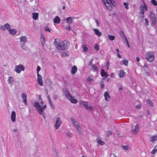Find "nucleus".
Listing matches in <instances>:
<instances>
[{
    "label": "nucleus",
    "instance_id": "nucleus-1",
    "mask_svg": "<svg viewBox=\"0 0 157 157\" xmlns=\"http://www.w3.org/2000/svg\"><path fill=\"white\" fill-rule=\"evenodd\" d=\"M54 43L56 48L60 50L67 49L69 45V43L67 40H65L60 43L59 40L57 38L55 39Z\"/></svg>",
    "mask_w": 157,
    "mask_h": 157
},
{
    "label": "nucleus",
    "instance_id": "nucleus-2",
    "mask_svg": "<svg viewBox=\"0 0 157 157\" xmlns=\"http://www.w3.org/2000/svg\"><path fill=\"white\" fill-rule=\"evenodd\" d=\"M34 106L40 115H44L43 111L46 109L47 107L46 104L44 105L43 107H42L39 102H36L34 104Z\"/></svg>",
    "mask_w": 157,
    "mask_h": 157
},
{
    "label": "nucleus",
    "instance_id": "nucleus-3",
    "mask_svg": "<svg viewBox=\"0 0 157 157\" xmlns=\"http://www.w3.org/2000/svg\"><path fill=\"white\" fill-rule=\"evenodd\" d=\"M70 120L74 126L77 129L78 132L80 133L81 131V128L77 122L73 118H71Z\"/></svg>",
    "mask_w": 157,
    "mask_h": 157
},
{
    "label": "nucleus",
    "instance_id": "nucleus-4",
    "mask_svg": "<svg viewBox=\"0 0 157 157\" xmlns=\"http://www.w3.org/2000/svg\"><path fill=\"white\" fill-rule=\"evenodd\" d=\"M102 2L106 8L109 10H112L111 4L113 5L112 0H102Z\"/></svg>",
    "mask_w": 157,
    "mask_h": 157
},
{
    "label": "nucleus",
    "instance_id": "nucleus-5",
    "mask_svg": "<svg viewBox=\"0 0 157 157\" xmlns=\"http://www.w3.org/2000/svg\"><path fill=\"white\" fill-rule=\"evenodd\" d=\"M25 68L22 65H20L15 66L14 71L17 73H20L21 71H24Z\"/></svg>",
    "mask_w": 157,
    "mask_h": 157
},
{
    "label": "nucleus",
    "instance_id": "nucleus-6",
    "mask_svg": "<svg viewBox=\"0 0 157 157\" xmlns=\"http://www.w3.org/2000/svg\"><path fill=\"white\" fill-rule=\"evenodd\" d=\"M80 104L83 105L86 109L90 110V111L93 110V107L91 106H88V103L87 102L81 101L80 102Z\"/></svg>",
    "mask_w": 157,
    "mask_h": 157
},
{
    "label": "nucleus",
    "instance_id": "nucleus-7",
    "mask_svg": "<svg viewBox=\"0 0 157 157\" xmlns=\"http://www.w3.org/2000/svg\"><path fill=\"white\" fill-rule=\"evenodd\" d=\"M139 13L141 14H144V11L147 10V6L146 4L144 3L143 5H141L140 7Z\"/></svg>",
    "mask_w": 157,
    "mask_h": 157
},
{
    "label": "nucleus",
    "instance_id": "nucleus-8",
    "mask_svg": "<svg viewBox=\"0 0 157 157\" xmlns=\"http://www.w3.org/2000/svg\"><path fill=\"white\" fill-rule=\"evenodd\" d=\"M62 122V121L60 118L59 117L57 118L56 119V123L54 125L55 128L56 129H58L60 127Z\"/></svg>",
    "mask_w": 157,
    "mask_h": 157
},
{
    "label": "nucleus",
    "instance_id": "nucleus-9",
    "mask_svg": "<svg viewBox=\"0 0 157 157\" xmlns=\"http://www.w3.org/2000/svg\"><path fill=\"white\" fill-rule=\"evenodd\" d=\"M147 59L150 62H152L154 59V56L152 53H149L146 55Z\"/></svg>",
    "mask_w": 157,
    "mask_h": 157
},
{
    "label": "nucleus",
    "instance_id": "nucleus-10",
    "mask_svg": "<svg viewBox=\"0 0 157 157\" xmlns=\"http://www.w3.org/2000/svg\"><path fill=\"white\" fill-rule=\"evenodd\" d=\"M19 39L20 43H26L27 41V38L25 36H20Z\"/></svg>",
    "mask_w": 157,
    "mask_h": 157
},
{
    "label": "nucleus",
    "instance_id": "nucleus-11",
    "mask_svg": "<svg viewBox=\"0 0 157 157\" xmlns=\"http://www.w3.org/2000/svg\"><path fill=\"white\" fill-rule=\"evenodd\" d=\"M10 27V25L8 23H6L3 25H2L0 27V29L3 31L9 29Z\"/></svg>",
    "mask_w": 157,
    "mask_h": 157
},
{
    "label": "nucleus",
    "instance_id": "nucleus-12",
    "mask_svg": "<svg viewBox=\"0 0 157 157\" xmlns=\"http://www.w3.org/2000/svg\"><path fill=\"white\" fill-rule=\"evenodd\" d=\"M37 81L39 84L41 86H43V81L42 80V78L41 75L39 74H38L37 75Z\"/></svg>",
    "mask_w": 157,
    "mask_h": 157
},
{
    "label": "nucleus",
    "instance_id": "nucleus-13",
    "mask_svg": "<svg viewBox=\"0 0 157 157\" xmlns=\"http://www.w3.org/2000/svg\"><path fill=\"white\" fill-rule=\"evenodd\" d=\"M104 97L105 100L107 101H109L110 99V96L107 91H106L104 94Z\"/></svg>",
    "mask_w": 157,
    "mask_h": 157
},
{
    "label": "nucleus",
    "instance_id": "nucleus-14",
    "mask_svg": "<svg viewBox=\"0 0 157 157\" xmlns=\"http://www.w3.org/2000/svg\"><path fill=\"white\" fill-rule=\"evenodd\" d=\"M139 128V125H136L135 127V129L134 130H132V132L134 134H137L138 133Z\"/></svg>",
    "mask_w": 157,
    "mask_h": 157
},
{
    "label": "nucleus",
    "instance_id": "nucleus-15",
    "mask_svg": "<svg viewBox=\"0 0 157 157\" xmlns=\"http://www.w3.org/2000/svg\"><path fill=\"white\" fill-rule=\"evenodd\" d=\"M16 113L15 111H13L11 113V121L14 122L15 121V118H16Z\"/></svg>",
    "mask_w": 157,
    "mask_h": 157
},
{
    "label": "nucleus",
    "instance_id": "nucleus-16",
    "mask_svg": "<svg viewBox=\"0 0 157 157\" xmlns=\"http://www.w3.org/2000/svg\"><path fill=\"white\" fill-rule=\"evenodd\" d=\"M8 31L9 32L10 34L12 35H15L17 33V30L15 29H11L10 27L8 29Z\"/></svg>",
    "mask_w": 157,
    "mask_h": 157
},
{
    "label": "nucleus",
    "instance_id": "nucleus-17",
    "mask_svg": "<svg viewBox=\"0 0 157 157\" xmlns=\"http://www.w3.org/2000/svg\"><path fill=\"white\" fill-rule=\"evenodd\" d=\"M77 71V68L76 66H74L71 68V73L72 75L75 74Z\"/></svg>",
    "mask_w": 157,
    "mask_h": 157
},
{
    "label": "nucleus",
    "instance_id": "nucleus-18",
    "mask_svg": "<svg viewBox=\"0 0 157 157\" xmlns=\"http://www.w3.org/2000/svg\"><path fill=\"white\" fill-rule=\"evenodd\" d=\"M14 80L12 76H10L9 77L7 80L8 83L10 85H13Z\"/></svg>",
    "mask_w": 157,
    "mask_h": 157
},
{
    "label": "nucleus",
    "instance_id": "nucleus-19",
    "mask_svg": "<svg viewBox=\"0 0 157 157\" xmlns=\"http://www.w3.org/2000/svg\"><path fill=\"white\" fill-rule=\"evenodd\" d=\"M60 19L59 17L56 16L53 19V22L54 23L59 24L60 23Z\"/></svg>",
    "mask_w": 157,
    "mask_h": 157
},
{
    "label": "nucleus",
    "instance_id": "nucleus-20",
    "mask_svg": "<svg viewBox=\"0 0 157 157\" xmlns=\"http://www.w3.org/2000/svg\"><path fill=\"white\" fill-rule=\"evenodd\" d=\"M39 14L37 13H32V17L33 19L36 20L38 18Z\"/></svg>",
    "mask_w": 157,
    "mask_h": 157
},
{
    "label": "nucleus",
    "instance_id": "nucleus-21",
    "mask_svg": "<svg viewBox=\"0 0 157 157\" xmlns=\"http://www.w3.org/2000/svg\"><path fill=\"white\" fill-rule=\"evenodd\" d=\"M40 40L42 45V46H44L45 44V39L43 35H41L40 36Z\"/></svg>",
    "mask_w": 157,
    "mask_h": 157
},
{
    "label": "nucleus",
    "instance_id": "nucleus-22",
    "mask_svg": "<svg viewBox=\"0 0 157 157\" xmlns=\"http://www.w3.org/2000/svg\"><path fill=\"white\" fill-rule=\"evenodd\" d=\"M126 74V73L123 70H121L120 71L119 73V76L120 78H122L124 77Z\"/></svg>",
    "mask_w": 157,
    "mask_h": 157
},
{
    "label": "nucleus",
    "instance_id": "nucleus-23",
    "mask_svg": "<svg viewBox=\"0 0 157 157\" xmlns=\"http://www.w3.org/2000/svg\"><path fill=\"white\" fill-rule=\"evenodd\" d=\"M101 75L102 77L108 76V74L105 72L103 69H101Z\"/></svg>",
    "mask_w": 157,
    "mask_h": 157
},
{
    "label": "nucleus",
    "instance_id": "nucleus-24",
    "mask_svg": "<svg viewBox=\"0 0 157 157\" xmlns=\"http://www.w3.org/2000/svg\"><path fill=\"white\" fill-rule=\"evenodd\" d=\"M70 100L71 103L74 104H76L78 102V100L75 98H74L72 97H70V99H69Z\"/></svg>",
    "mask_w": 157,
    "mask_h": 157
},
{
    "label": "nucleus",
    "instance_id": "nucleus-25",
    "mask_svg": "<svg viewBox=\"0 0 157 157\" xmlns=\"http://www.w3.org/2000/svg\"><path fill=\"white\" fill-rule=\"evenodd\" d=\"M94 31L96 35L98 36H100L101 35V33L98 29H94Z\"/></svg>",
    "mask_w": 157,
    "mask_h": 157
},
{
    "label": "nucleus",
    "instance_id": "nucleus-26",
    "mask_svg": "<svg viewBox=\"0 0 157 157\" xmlns=\"http://www.w3.org/2000/svg\"><path fill=\"white\" fill-rule=\"evenodd\" d=\"M157 140V135L152 136L151 137L150 141L152 142H154Z\"/></svg>",
    "mask_w": 157,
    "mask_h": 157
},
{
    "label": "nucleus",
    "instance_id": "nucleus-27",
    "mask_svg": "<svg viewBox=\"0 0 157 157\" xmlns=\"http://www.w3.org/2000/svg\"><path fill=\"white\" fill-rule=\"evenodd\" d=\"M121 33H122V34L123 35V36H122V35L121 33V32L120 33V35H121V37L125 40V41L126 42H126L128 41V40L127 39V38L126 37L125 35H124V34L123 32H121Z\"/></svg>",
    "mask_w": 157,
    "mask_h": 157
},
{
    "label": "nucleus",
    "instance_id": "nucleus-28",
    "mask_svg": "<svg viewBox=\"0 0 157 157\" xmlns=\"http://www.w3.org/2000/svg\"><path fill=\"white\" fill-rule=\"evenodd\" d=\"M121 33H122V34L123 35V36H122V35L121 33V32L120 33V35H121V37L125 40V41L126 42H126L128 41V40L127 39V38L126 37L125 35H124V34L123 32H121Z\"/></svg>",
    "mask_w": 157,
    "mask_h": 157
},
{
    "label": "nucleus",
    "instance_id": "nucleus-29",
    "mask_svg": "<svg viewBox=\"0 0 157 157\" xmlns=\"http://www.w3.org/2000/svg\"><path fill=\"white\" fill-rule=\"evenodd\" d=\"M121 33H122V34L123 35V36H122V35L121 33V32L120 33V35H121V37L125 40V41L126 42H126L128 41V40L127 39V38L126 37L125 35H124V34L123 32H121Z\"/></svg>",
    "mask_w": 157,
    "mask_h": 157
},
{
    "label": "nucleus",
    "instance_id": "nucleus-30",
    "mask_svg": "<svg viewBox=\"0 0 157 157\" xmlns=\"http://www.w3.org/2000/svg\"><path fill=\"white\" fill-rule=\"evenodd\" d=\"M121 33H122V34L123 35V36H122V35L121 33V32L120 33V35H121V37L125 40V41L126 42H126L128 41V40L127 39V38L126 37L125 35H124V34L123 32H121Z\"/></svg>",
    "mask_w": 157,
    "mask_h": 157
},
{
    "label": "nucleus",
    "instance_id": "nucleus-31",
    "mask_svg": "<svg viewBox=\"0 0 157 157\" xmlns=\"http://www.w3.org/2000/svg\"><path fill=\"white\" fill-rule=\"evenodd\" d=\"M25 43H20V47L23 50H25L26 49V47L25 45Z\"/></svg>",
    "mask_w": 157,
    "mask_h": 157
},
{
    "label": "nucleus",
    "instance_id": "nucleus-32",
    "mask_svg": "<svg viewBox=\"0 0 157 157\" xmlns=\"http://www.w3.org/2000/svg\"><path fill=\"white\" fill-rule=\"evenodd\" d=\"M65 96L68 99H70V97H72L71 95L70 94L68 91H66L65 92Z\"/></svg>",
    "mask_w": 157,
    "mask_h": 157
},
{
    "label": "nucleus",
    "instance_id": "nucleus-33",
    "mask_svg": "<svg viewBox=\"0 0 157 157\" xmlns=\"http://www.w3.org/2000/svg\"><path fill=\"white\" fill-rule=\"evenodd\" d=\"M83 51L84 52H87L88 51V48L85 45H83L82 46Z\"/></svg>",
    "mask_w": 157,
    "mask_h": 157
},
{
    "label": "nucleus",
    "instance_id": "nucleus-34",
    "mask_svg": "<svg viewBox=\"0 0 157 157\" xmlns=\"http://www.w3.org/2000/svg\"><path fill=\"white\" fill-rule=\"evenodd\" d=\"M66 21L69 24H71L72 22V20L71 17H69L67 18Z\"/></svg>",
    "mask_w": 157,
    "mask_h": 157
},
{
    "label": "nucleus",
    "instance_id": "nucleus-35",
    "mask_svg": "<svg viewBox=\"0 0 157 157\" xmlns=\"http://www.w3.org/2000/svg\"><path fill=\"white\" fill-rule=\"evenodd\" d=\"M108 36L109 37V39L110 40H113L115 39V37L113 36H112L110 35H109Z\"/></svg>",
    "mask_w": 157,
    "mask_h": 157
},
{
    "label": "nucleus",
    "instance_id": "nucleus-36",
    "mask_svg": "<svg viewBox=\"0 0 157 157\" xmlns=\"http://www.w3.org/2000/svg\"><path fill=\"white\" fill-rule=\"evenodd\" d=\"M150 17L151 19L156 18L154 13L151 11V12L150 13Z\"/></svg>",
    "mask_w": 157,
    "mask_h": 157
},
{
    "label": "nucleus",
    "instance_id": "nucleus-37",
    "mask_svg": "<svg viewBox=\"0 0 157 157\" xmlns=\"http://www.w3.org/2000/svg\"><path fill=\"white\" fill-rule=\"evenodd\" d=\"M86 80L90 82H92L94 81V79L88 76L86 78Z\"/></svg>",
    "mask_w": 157,
    "mask_h": 157
},
{
    "label": "nucleus",
    "instance_id": "nucleus-38",
    "mask_svg": "<svg viewBox=\"0 0 157 157\" xmlns=\"http://www.w3.org/2000/svg\"><path fill=\"white\" fill-rule=\"evenodd\" d=\"M97 142H98V144L101 145H103L104 144V142L101 141V140L100 139H98V140Z\"/></svg>",
    "mask_w": 157,
    "mask_h": 157
},
{
    "label": "nucleus",
    "instance_id": "nucleus-39",
    "mask_svg": "<svg viewBox=\"0 0 157 157\" xmlns=\"http://www.w3.org/2000/svg\"><path fill=\"white\" fill-rule=\"evenodd\" d=\"M49 104L52 107V108L53 109H54L55 108V105L54 104L52 103V101L49 102Z\"/></svg>",
    "mask_w": 157,
    "mask_h": 157
},
{
    "label": "nucleus",
    "instance_id": "nucleus-40",
    "mask_svg": "<svg viewBox=\"0 0 157 157\" xmlns=\"http://www.w3.org/2000/svg\"><path fill=\"white\" fill-rule=\"evenodd\" d=\"M69 55V53L68 52H64L62 53V56H68Z\"/></svg>",
    "mask_w": 157,
    "mask_h": 157
},
{
    "label": "nucleus",
    "instance_id": "nucleus-41",
    "mask_svg": "<svg viewBox=\"0 0 157 157\" xmlns=\"http://www.w3.org/2000/svg\"><path fill=\"white\" fill-rule=\"evenodd\" d=\"M91 67H92V69L93 70H95L96 71H98V67H96V66H95L94 65H92Z\"/></svg>",
    "mask_w": 157,
    "mask_h": 157
},
{
    "label": "nucleus",
    "instance_id": "nucleus-42",
    "mask_svg": "<svg viewBox=\"0 0 157 157\" xmlns=\"http://www.w3.org/2000/svg\"><path fill=\"white\" fill-rule=\"evenodd\" d=\"M123 64L125 66H127L128 63V61L127 60L124 59L123 60Z\"/></svg>",
    "mask_w": 157,
    "mask_h": 157
},
{
    "label": "nucleus",
    "instance_id": "nucleus-43",
    "mask_svg": "<svg viewBox=\"0 0 157 157\" xmlns=\"http://www.w3.org/2000/svg\"><path fill=\"white\" fill-rule=\"evenodd\" d=\"M147 103L149 104L151 107H152L153 106V104L152 102L150 100H147Z\"/></svg>",
    "mask_w": 157,
    "mask_h": 157
},
{
    "label": "nucleus",
    "instance_id": "nucleus-44",
    "mask_svg": "<svg viewBox=\"0 0 157 157\" xmlns=\"http://www.w3.org/2000/svg\"><path fill=\"white\" fill-rule=\"evenodd\" d=\"M152 20V23L154 25H155L156 24V18L151 19Z\"/></svg>",
    "mask_w": 157,
    "mask_h": 157
},
{
    "label": "nucleus",
    "instance_id": "nucleus-45",
    "mask_svg": "<svg viewBox=\"0 0 157 157\" xmlns=\"http://www.w3.org/2000/svg\"><path fill=\"white\" fill-rule=\"evenodd\" d=\"M94 48L96 51H98L99 48V46L97 44H95Z\"/></svg>",
    "mask_w": 157,
    "mask_h": 157
},
{
    "label": "nucleus",
    "instance_id": "nucleus-46",
    "mask_svg": "<svg viewBox=\"0 0 157 157\" xmlns=\"http://www.w3.org/2000/svg\"><path fill=\"white\" fill-rule=\"evenodd\" d=\"M21 98L23 99H26L27 95H26L25 93H22L21 94Z\"/></svg>",
    "mask_w": 157,
    "mask_h": 157
},
{
    "label": "nucleus",
    "instance_id": "nucleus-47",
    "mask_svg": "<svg viewBox=\"0 0 157 157\" xmlns=\"http://www.w3.org/2000/svg\"><path fill=\"white\" fill-rule=\"evenodd\" d=\"M112 132L111 131H108L106 132V134L107 136H109L112 135Z\"/></svg>",
    "mask_w": 157,
    "mask_h": 157
},
{
    "label": "nucleus",
    "instance_id": "nucleus-48",
    "mask_svg": "<svg viewBox=\"0 0 157 157\" xmlns=\"http://www.w3.org/2000/svg\"><path fill=\"white\" fill-rule=\"evenodd\" d=\"M144 14H141V15L139 16V18L140 20V21L142 22L144 18Z\"/></svg>",
    "mask_w": 157,
    "mask_h": 157
},
{
    "label": "nucleus",
    "instance_id": "nucleus-49",
    "mask_svg": "<svg viewBox=\"0 0 157 157\" xmlns=\"http://www.w3.org/2000/svg\"><path fill=\"white\" fill-rule=\"evenodd\" d=\"M151 2L154 5L156 6L157 5V3L155 0H151Z\"/></svg>",
    "mask_w": 157,
    "mask_h": 157
},
{
    "label": "nucleus",
    "instance_id": "nucleus-50",
    "mask_svg": "<svg viewBox=\"0 0 157 157\" xmlns=\"http://www.w3.org/2000/svg\"><path fill=\"white\" fill-rule=\"evenodd\" d=\"M124 6H125V8L126 9H128V3L126 2H124Z\"/></svg>",
    "mask_w": 157,
    "mask_h": 157
},
{
    "label": "nucleus",
    "instance_id": "nucleus-51",
    "mask_svg": "<svg viewBox=\"0 0 157 157\" xmlns=\"http://www.w3.org/2000/svg\"><path fill=\"white\" fill-rule=\"evenodd\" d=\"M67 135L69 137H72L73 136L72 134L70 132H67Z\"/></svg>",
    "mask_w": 157,
    "mask_h": 157
},
{
    "label": "nucleus",
    "instance_id": "nucleus-52",
    "mask_svg": "<svg viewBox=\"0 0 157 157\" xmlns=\"http://www.w3.org/2000/svg\"><path fill=\"white\" fill-rule=\"evenodd\" d=\"M157 152V151L156 149H155L154 148L153 150L151 152V153L152 154H154L155 153Z\"/></svg>",
    "mask_w": 157,
    "mask_h": 157
},
{
    "label": "nucleus",
    "instance_id": "nucleus-53",
    "mask_svg": "<svg viewBox=\"0 0 157 157\" xmlns=\"http://www.w3.org/2000/svg\"><path fill=\"white\" fill-rule=\"evenodd\" d=\"M122 148L124 150H127L128 148L127 146H122Z\"/></svg>",
    "mask_w": 157,
    "mask_h": 157
},
{
    "label": "nucleus",
    "instance_id": "nucleus-54",
    "mask_svg": "<svg viewBox=\"0 0 157 157\" xmlns=\"http://www.w3.org/2000/svg\"><path fill=\"white\" fill-rule=\"evenodd\" d=\"M104 83L102 81L101 82V87L102 88H103L104 87Z\"/></svg>",
    "mask_w": 157,
    "mask_h": 157
},
{
    "label": "nucleus",
    "instance_id": "nucleus-55",
    "mask_svg": "<svg viewBox=\"0 0 157 157\" xmlns=\"http://www.w3.org/2000/svg\"><path fill=\"white\" fill-rule=\"evenodd\" d=\"M40 67L39 66H38L37 68V75L38 74H39V72L40 71Z\"/></svg>",
    "mask_w": 157,
    "mask_h": 157
},
{
    "label": "nucleus",
    "instance_id": "nucleus-56",
    "mask_svg": "<svg viewBox=\"0 0 157 157\" xmlns=\"http://www.w3.org/2000/svg\"><path fill=\"white\" fill-rule=\"evenodd\" d=\"M145 24L146 25H148L149 24V22L148 21V20L147 19H145Z\"/></svg>",
    "mask_w": 157,
    "mask_h": 157
},
{
    "label": "nucleus",
    "instance_id": "nucleus-57",
    "mask_svg": "<svg viewBox=\"0 0 157 157\" xmlns=\"http://www.w3.org/2000/svg\"><path fill=\"white\" fill-rule=\"evenodd\" d=\"M66 29L67 30H70V25H68L66 27Z\"/></svg>",
    "mask_w": 157,
    "mask_h": 157
},
{
    "label": "nucleus",
    "instance_id": "nucleus-58",
    "mask_svg": "<svg viewBox=\"0 0 157 157\" xmlns=\"http://www.w3.org/2000/svg\"><path fill=\"white\" fill-rule=\"evenodd\" d=\"M45 30L46 31H48L49 32H51V31L49 29L48 27H46L45 29Z\"/></svg>",
    "mask_w": 157,
    "mask_h": 157
},
{
    "label": "nucleus",
    "instance_id": "nucleus-59",
    "mask_svg": "<svg viewBox=\"0 0 157 157\" xmlns=\"http://www.w3.org/2000/svg\"><path fill=\"white\" fill-rule=\"evenodd\" d=\"M93 59H91V60L89 62V63H88V65H89V66H90L91 65H92V62H93Z\"/></svg>",
    "mask_w": 157,
    "mask_h": 157
},
{
    "label": "nucleus",
    "instance_id": "nucleus-60",
    "mask_svg": "<svg viewBox=\"0 0 157 157\" xmlns=\"http://www.w3.org/2000/svg\"><path fill=\"white\" fill-rule=\"evenodd\" d=\"M58 98V96L57 95L55 94L53 98L55 100H56Z\"/></svg>",
    "mask_w": 157,
    "mask_h": 157
},
{
    "label": "nucleus",
    "instance_id": "nucleus-61",
    "mask_svg": "<svg viewBox=\"0 0 157 157\" xmlns=\"http://www.w3.org/2000/svg\"><path fill=\"white\" fill-rule=\"evenodd\" d=\"M39 98L40 99V104L41 105H42V104H43L44 103V102L43 101V100L40 97H39Z\"/></svg>",
    "mask_w": 157,
    "mask_h": 157
},
{
    "label": "nucleus",
    "instance_id": "nucleus-62",
    "mask_svg": "<svg viewBox=\"0 0 157 157\" xmlns=\"http://www.w3.org/2000/svg\"><path fill=\"white\" fill-rule=\"evenodd\" d=\"M109 61H107L106 64V66L107 69H108L109 67Z\"/></svg>",
    "mask_w": 157,
    "mask_h": 157
},
{
    "label": "nucleus",
    "instance_id": "nucleus-63",
    "mask_svg": "<svg viewBox=\"0 0 157 157\" xmlns=\"http://www.w3.org/2000/svg\"><path fill=\"white\" fill-rule=\"evenodd\" d=\"M95 22H96V23L98 26H99V22L98 20H95Z\"/></svg>",
    "mask_w": 157,
    "mask_h": 157
},
{
    "label": "nucleus",
    "instance_id": "nucleus-64",
    "mask_svg": "<svg viewBox=\"0 0 157 157\" xmlns=\"http://www.w3.org/2000/svg\"><path fill=\"white\" fill-rule=\"evenodd\" d=\"M110 157H117L116 155L114 154H111L110 156Z\"/></svg>",
    "mask_w": 157,
    "mask_h": 157
}]
</instances>
